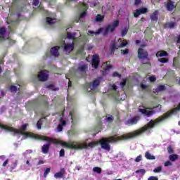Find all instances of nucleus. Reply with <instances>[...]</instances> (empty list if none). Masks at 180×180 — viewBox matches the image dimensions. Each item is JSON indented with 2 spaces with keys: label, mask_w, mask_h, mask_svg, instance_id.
Segmentation results:
<instances>
[{
  "label": "nucleus",
  "mask_w": 180,
  "mask_h": 180,
  "mask_svg": "<svg viewBox=\"0 0 180 180\" xmlns=\"http://www.w3.org/2000/svg\"><path fill=\"white\" fill-rule=\"evenodd\" d=\"M127 32H129V28L127 27L123 28L121 31L122 36H126V34H127Z\"/></svg>",
  "instance_id": "29"
},
{
  "label": "nucleus",
  "mask_w": 180,
  "mask_h": 180,
  "mask_svg": "<svg viewBox=\"0 0 180 180\" xmlns=\"http://www.w3.org/2000/svg\"><path fill=\"white\" fill-rule=\"evenodd\" d=\"M77 112L75 110H72L69 112V118H64V113L60 115V123L57 128V131H63V127L67 126V124H75V122H77Z\"/></svg>",
  "instance_id": "3"
},
{
  "label": "nucleus",
  "mask_w": 180,
  "mask_h": 180,
  "mask_svg": "<svg viewBox=\"0 0 180 180\" xmlns=\"http://www.w3.org/2000/svg\"><path fill=\"white\" fill-rule=\"evenodd\" d=\"M60 157H64V149L60 151Z\"/></svg>",
  "instance_id": "50"
},
{
  "label": "nucleus",
  "mask_w": 180,
  "mask_h": 180,
  "mask_svg": "<svg viewBox=\"0 0 180 180\" xmlns=\"http://www.w3.org/2000/svg\"><path fill=\"white\" fill-rule=\"evenodd\" d=\"M146 12H147V8H146L136 9L134 12V18H138V16H140V15H141V13H146Z\"/></svg>",
  "instance_id": "17"
},
{
  "label": "nucleus",
  "mask_w": 180,
  "mask_h": 180,
  "mask_svg": "<svg viewBox=\"0 0 180 180\" xmlns=\"http://www.w3.org/2000/svg\"><path fill=\"white\" fill-rule=\"evenodd\" d=\"M155 79H157L155 78V76H150V77H149V80L150 81V82H154V81H155Z\"/></svg>",
  "instance_id": "44"
},
{
  "label": "nucleus",
  "mask_w": 180,
  "mask_h": 180,
  "mask_svg": "<svg viewBox=\"0 0 180 180\" xmlns=\"http://www.w3.org/2000/svg\"><path fill=\"white\" fill-rule=\"evenodd\" d=\"M32 5L34 8H37L39 6V0H33Z\"/></svg>",
  "instance_id": "36"
},
{
  "label": "nucleus",
  "mask_w": 180,
  "mask_h": 180,
  "mask_svg": "<svg viewBox=\"0 0 180 180\" xmlns=\"http://www.w3.org/2000/svg\"><path fill=\"white\" fill-rule=\"evenodd\" d=\"M67 37L68 39H70V40H72V42L71 44L70 43H63L64 46V51L66 53V54H70L72 50H74V44L75 42L77 41V39L79 40L82 43H85L88 41V37L86 35L84 34H81L79 31L77 32H67Z\"/></svg>",
  "instance_id": "2"
},
{
  "label": "nucleus",
  "mask_w": 180,
  "mask_h": 180,
  "mask_svg": "<svg viewBox=\"0 0 180 180\" xmlns=\"http://www.w3.org/2000/svg\"><path fill=\"white\" fill-rule=\"evenodd\" d=\"M162 169V168L161 167H158L154 169L153 172H161V170Z\"/></svg>",
  "instance_id": "38"
},
{
  "label": "nucleus",
  "mask_w": 180,
  "mask_h": 180,
  "mask_svg": "<svg viewBox=\"0 0 180 180\" xmlns=\"http://www.w3.org/2000/svg\"><path fill=\"white\" fill-rule=\"evenodd\" d=\"M141 0H135V5H140Z\"/></svg>",
  "instance_id": "51"
},
{
  "label": "nucleus",
  "mask_w": 180,
  "mask_h": 180,
  "mask_svg": "<svg viewBox=\"0 0 180 180\" xmlns=\"http://www.w3.org/2000/svg\"><path fill=\"white\" fill-rule=\"evenodd\" d=\"M19 84L16 85V86H11L10 87V90L11 91V92H16V91H18V89H19Z\"/></svg>",
  "instance_id": "30"
},
{
  "label": "nucleus",
  "mask_w": 180,
  "mask_h": 180,
  "mask_svg": "<svg viewBox=\"0 0 180 180\" xmlns=\"http://www.w3.org/2000/svg\"><path fill=\"white\" fill-rule=\"evenodd\" d=\"M27 126H29V124H25L20 129H16L7 125H4L0 122V129H4V130H6V131H10L11 133H13V134L18 136H23V139H34L35 140H42V141L49 142L48 144L42 146L41 150L44 154H47V153H49V149L50 148L51 144L65 146V147H68V148H73L74 150H82V148H88V147H91L92 148L96 146H98V144H100L103 150L110 151V145H109V143H116V136H110L108 138H102L100 139V141H94L89 144L78 142L67 143L58 139L27 132L26 131Z\"/></svg>",
  "instance_id": "1"
},
{
  "label": "nucleus",
  "mask_w": 180,
  "mask_h": 180,
  "mask_svg": "<svg viewBox=\"0 0 180 180\" xmlns=\"http://www.w3.org/2000/svg\"><path fill=\"white\" fill-rule=\"evenodd\" d=\"M117 26H119V20H115L111 25H108L104 28H100L97 32L89 31L88 35L94 36V34L96 35L102 33L104 36H106L108 33H112V32H115V29H116Z\"/></svg>",
  "instance_id": "4"
},
{
  "label": "nucleus",
  "mask_w": 180,
  "mask_h": 180,
  "mask_svg": "<svg viewBox=\"0 0 180 180\" xmlns=\"http://www.w3.org/2000/svg\"><path fill=\"white\" fill-rule=\"evenodd\" d=\"M9 163V159H7L4 163H3V167H6L8 164Z\"/></svg>",
  "instance_id": "48"
},
{
  "label": "nucleus",
  "mask_w": 180,
  "mask_h": 180,
  "mask_svg": "<svg viewBox=\"0 0 180 180\" xmlns=\"http://www.w3.org/2000/svg\"><path fill=\"white\" fill-rule=\"evenodd\" d=\"M22 169H24V170H25V171H28L29 167H24V168H22Z\"/></svg>",
  "instance_id": "60"
},
{
  "label": "nucleus",
  "mask_w": 180,
  "mask_h": 180,
  "mask_svg": "<svg viewBox=\"0 0 180 180\" xmlns=\"http://www.w3.org/2000/svg\"><path fill=\"white\" fill-rule=\"evenodd\" d=\"M102 68H103L105 71H108V70H110V68H112V65H110V62L104 63L102 65Z\"/></svg>",
  "instance_id": "22"
},
{
  "label": "nucleus",
  "mask_w": 180,
  "mask_h": 180,
  "mask_svg": "<svg viewBox=\"0 0 180 180\" xmlns=\"http://www.w3.org/2000/svg\"><path fill=\"white\" fill-rule=\"evenodd\" d=\"M6 39H9V34L6 32V30L5 27H0V41L2 40H6Z\"/></svg>",
  "instance_id": "12"
},
{
  "label": "nucleus",
  "mask_w": 180,
  "mask_h": 180,
  "mask_svg": "<svg viewBox=\"0 0 180 180\" xmlns=\"http://www.w3.org/2000/svg\"><path fill=\"white\" fill-rule=\"evenodd\" d=\"M44 161L39 160V162H38V165H41V164H44Z\"/></svg>",
  "instance_id": "56"
},
{
  "label": "nucleus",
  "mask_w": 180,
  "mask_h": 180,
  "mask_svg": "<svg viewBox=\"0 0 180 180\" xmlns=\"http://www.w3.org/2000/svg\"><path fill=\"white\" fill-rule=\"evenodd\" d=\"M50 168H46V169L45 170L44 173V178H47V175H49V174L50 173Z\"/></svg>",
  "instance_id": "35"
},
{
  "label": "nucleus",
  "mask_w": 180,
  "mask_h": 180,
  "mask_svg": "<svg viewBox=\"0 0 180 180\" xmlns=\"http://www.w3.org/2000/svg\"><path fill=\"white\" fill-rule=\"evenodd\" d=\"M58 50H60V46H54L51 48V56H53L54 57H58V56H60V52H58Z\"/></svg>",
  "instance_id": "18"
},
{
  "label": "nucleus",
  "mask_w": 180,
  "mask_h": 180,
  "mask_svg": "<svg viewBox=\"0 0 180 180\" xmlns=\"http://www.w3.org/2000/svg\"><path fill=\"white\" fill-rule=\"evenodd\" d=\"M65 172V170L64 169H60V172H57L54 174V177L57 179L58 178H63L64 176V174Z\"/></svg>",
  "instance_id": "21"
},
{
  "label": "nucleus",
  "mask_w": 180,
  "mask_h": 180,
  "mask_svg": "<svg viewBox=\"0 0 180 180\" xmlns=\"http://www.w3.org/2000/svg\"><path fill=\"white\" fill-rule=\"evenodd\" d=\"M121 53L124 55L129 54V49L122 50Z\"/></svg>",
  "instance_id": "45"
},
{
  "label": "nucleus",
  "mask_w": 180,
  "mask_h": 180,
  "mask_svg": "<svg viewBox=\"0 0 180 180\" xmlns=\"http://www.w3.org/2000/svg\"><path fill=\"white\" fill-rule=\"evenodd\" d=\"M139 120H140V117H134L133 118H131L130 120H128L125 122V124H127V126H133V124H136Z\"/></svg>",
  "instance_id": "15"
},
{
  "label": "nucleus",
  "mask_w": 180,
  "mask_h": 180,
  "mask_svg": "<svg viewBox=\"0 0 180 180\" xmlns=\"http://www.w3.org/2000/svg\"><path fill=\"white\" fill-rule=\"evenodd\" d=\"M141 88H142V89H147V85H146V84H141Z\"/></svg>",
  "instance_id": "54"
},
{
  "label": "nucleus",
  "mask_w": 180,
  "mask_h": 180,
  "mask_svg": "<svg viewBox=\"0 0 180 180\" xmlns=\"http://www.w3.org/2000/svg\"><path fill=\"white\" fill-rule=\"evenodd\" d=\"M102 11H105V7L104 6L102 8Z\"/></svg>",
  "instance_id": "64"
},
{
  "label": "nucleus",
  "mask_w": 180,
  "mask_h": 180,
  "mask_svg": "<svg viewBox=\"0 0 180 180\" xmlns=\"http://www.w3.org/2000/svg\"><path fill=\"white\" fill-rule=\"evenodd\" d=\"M93 171L96 174H101V172H102V169L101 167H96L93 168Z\"/></svg>",
  "instance_id": "31"
},
{
  "label": "nucleus",
  "mask_w": 180,
  "mask_h": 180,
  "mask_svg": "<svg viewBox=\"0 0 180 180\" xmlns=\"http://www.w3.org/2000/svg\"><path fill=\"white\" fill-rule=\"evenodd\" d=\"M167 150L169 154H172V153H174V150H172V147L171 146L167 147Z\"/></svg>",
  "instance_id": "42"
},
{
  "label": "nucleus",
  "mask_w": 180,
  "mask_h": 180,
  "mask_svg": "<svg viewBox=\"0 0 180 180\" xmlns=\"http://www.w3.org/2000/svg\"><path fill=\"white\" fill-rule=\"evenodd\" d=\"M43 123V119H40L37 123V127L40 130L41 129V124Z\"/></svg>",
  "instance_id": "33"
},
{
  "label": "nucleus",
  "mask_w": 180,
  "mask_h": 180,
  "mask_svg": "<svg viewBox=\"0 0 180 180\" xmlns=\"http://www.w3.org/2000/svg\"><path fill=\"white\" fill-rule=\"evenodd\" d=\"M172 165V162L171 161H167L165 162V167H171Z\"/></svg>",
  "instance_id": "39"
},
{
  "label": "nucleus",
  "mask_w": 180,
  "mask_h": 180,
  "mask_svg": "<svg viewBox=\"0 0 180 180\" xmlns=\"http://www.w3.org/2000/svg\"><path fill=\"white\" fill-rule=\"evenodd\" d=\"M135 173L139 174V175L140 176H143L144 175V174H146V169H141L136 170Z\"/></svg>",
  "instance_id": "28"
},
{
  "label": "nucleus",
  "mask_w": 180,
  "mask_h": 180,
  "mask_svg": "<svg viewBox=\"0 0 180 180\" xmlns=\"http://www.w3.org/2000/svg\"><path fill=\"white\" fill-rule=\"evenodd\" d=\"M177 45L180 46V35L177 38Z\"/></svg>",
  "instance_id": "55"
},
{
  "label": "nucleus",
  "mask_w": 180,
  "mask_h": 180,
  "mask_svg": "<svg viewBox=\"0 0 180 180\" xmlns=\"http://www.w3.org/2000/svg\"><path fill=\"white\" fill-rule=\"evenodd\" d=\"M136 44H139V43H140V41L136 40Z\"/></svg>",
  "instance_id": "63"
},
{
  "label": "nucleus",
  "mask_w": 180,
  "mask_h": 180,
  "mask_svg": "<svg viewBox=\"0 0 180 180\" xmlns=\"http://www.w3.org/2000/svg\"><path fill=\"white\" fill-rule=\"evenodd\" d=\"M101 84V81L99 79H95L92 83H90L89 88H87L88 92H91V91H94V89H96V86H98Z\"/></svg>",
  "instance_id": "14"
},
{
  "label": "nucleus",
  "mask_w": 180,
  "mask_h": 180,
  "mask_svg": "<svg viewBox=\"0 0 180 180\" xmlns=\"http://www.w3.org/2000/svg\"><path fill=\"white\" fill-rule=\"evenodd\" d=\"M105 19V15H102L101 14H98L96 16L95 20L96 22H103V20Z\"/></svg>",
  "instance_id": "24"
},
{
  "label": "nucleus",
  "mask_w": 180,
  "mask_h": 180,
  "mask_svg": "<svg viewBox=\"0 0 180 180\" xmlns=\"http://www.w3.org/2000/svg\"><path fill=\"white\" fill-rule=\"evenodd\" d=\"M112 77H117L118 78H120V74H119L117 72H115Z\"/></svg>",
  "instance_id": "46"
},
{
  "label": "nucleus",
  "mask_w": 180,
  "mask_h": 180,
  "mask_svg": "<svg viewBox=\"0 0 180 180\" xmlns=\"http://www.w3.org/2000/svg\"><path fill=\"white\" fill-rule=\"evenodd\" d=\"M72 1H77V0H67L66 4L68 5V2H72Z\"/></svg>",
  "instance_id": "59"
},
{
  "label": "nucleus",
  "mask_w": 180,
  "mask_h": 180,
  "mask_svg": "<svg viewBox=\"0 0 180 180\" xmlns=\"http://www.w3.org/2000/svg\"><path fill=\"white\" fill-rule=\"evenodd\" d=\"M167 56H168V53L165 51H160L156 53L157 57H167Z\"/></svg>",
  "instance_id": "25"
},
{
  "label": "nucleus",
  "mask_w": 180,
  "mask_h": 180,
  "mask_svg": "<svg viewBox=\"0 0 180 180\" xmlns=\"http://www.w3.org/2000/svg\"><path fill=\"white\" fill-rule=\"evenodd\" d=\"M126 46H127V40L120 38L111 43V50L113 51L117 50L120 47H126Z\"/></svg>",
  "instance_id": "6"
},
{
  "label": "nucleus",
  "mask_w": 180,
  "mask_h": 180,
  "mask_svg": "<svg viewBox=\"0 0 180 180\" xmlns=\"http://www.w3.org/2000/svg\"><path fill=\"white\" fill-rule=\"evenodd\" d=\"M10 160L11 161V164L10 165V171L11 172H12L13 169H15V168L18 167V162H19V160H18V158H16L15 156H13Z\"/></svg>",
  "instance_id": "13"
},
{
  "label": "nucleus",
  "mask_w": 180,
  "mask_h": 180,
  "mask_svg": "<svg viewBox=\"0 0 180 180\" xmlns=\"http://www.w3.org/2000/svg\"><path fill=\"white\" fill-rule=\"evenodd\" d=\"M87 70L88 65H86V64L80 63L75 72V75L77 77V78H81V77H84V75H85V72H86Z\"/></svg>",
  "instance_id": "7"
},
{
  "label": "nucleus",
  "mask_w": 180,
  "mask_h": 180,
  "mask_svg": "<svg viewBox=\"0 0 180 180\" xmlns=\"http://www.w3.org/2000/svg\"><path fill=\"white\" fill-rule=\"evenodd\" d=\"M175 8V3L172 1H168L167 4V11H172Z\"/></svg>",
  "instance_id": "20"
},
{
  "label": "nucleus",
  "mask_w": 180,
  "mask_h": 180,
  "mask_svg": "<svg viewBox=\"0 0 180 180\" xmlns=\"http://www.w3.org/2000/svg\"><path fill=\"white\" fill-rule=\"evenodd\" d=\"M143 160V155H139L136 159L135 162H140V161H142Z\"/></svg>",
  "instance_id": "34"
},
{
  "label": "nucleus",
  "mask_w": 180,
  "mask_h": 180,
  "mask_svg": "<svg viewBox=\"0 0 180 180\" xmlns=\"http://www.w3.org/2000/svg\"><path fill=\"white\" fill-rule=\"evenodd\" d=\"M96 5H98V1H93V2L90 4V6H91V8H94V6H96Z\"/></svg>",
  "instance_id": "43"
},
{
  "label": "nucleus",
  "mask_w": 180,
  "mask_h": 180,
  "mask_svg": "<svg viewBox=\"0 0 180 180\" xmlns=\"http://www.w3.org/2000/svg\"><path fill=\"white\" fill-rule=\"evenodd\" d=\"M107 122H113V116L112 115H109L108 117H107Z\"/></svg>",
  "instance_id": "40"
},
{
  "label": "nucleus",
  "mask_w": 180,
  "mask_h": 180,
  "mask_svg": "<svg viewBox=\"0 0 180 180\" xmlns=\"http://www.w3.org/2000/svg\"><path fill=\"white\" fill-rule=\"evenodd\" d=\"M68 86H69V87L71 86V82H69V83H68Z\"/></svg>",
  "instance_id": "62"
},
{
  "label": "nucleus",
  "mask_w": 180,
  "mask_h": 180,
  "mask_svg": "<svg viewBox=\"0 0 180 180\" xmlns=\"http://www.w3.org/2000/svg\"><path fill=\"white\" fill-rule=\"evenodd\" d=\"M150 19L153 20L154 22H157L158 20V11H155L151 15H150Z\"/></svg>",
  "instance_id": "19"
},
{
  "label": "nucleus",
  "mask_w": 180,
  "mask_h": 180,
  "mask_svg": "<svg viewBox=\"0 0 180 180\" xmlns=\"http://www.w3.org/2000/svg\"><path fill=\"white\" fill-rule=\"evenodd\" d=\"M26 164L28 165V167H30V162L29 160L26 161Z\"/></svg>",
  "instance_id": "58"
},
{
  "label": "nucleus",
  "mask_w": 180,
  "mask_h": 180,
  "mask_svg": "<svg viewBox=\"0 0 180 180\" xmlns=\"http://www.w3.org/2000/svg\"><path fill=\"white\" fill-rule=\"evenodd\" d=\"M32 153H33V151H32V150H26L25 154H32Z\"/></svg>",
  "instance_id": "53"
},
{
  "label": "nucleus",
  "mask_w": 180,
  "mask_h": 180,
  "mask_svg": "<svg viewBox=\"0 0 180 180\" xmlns=\"http://www.w3.org/2000/svg\"><path fill=\"white\" fill-rule=\"evenodd\" d=\"M145 158H146V160H155V156H154V155H151L150 152L147 151L145 153Z\"/></svg>",
  "instance_id": "23"
},
{
  "label": "nucleus",
  "mask_w": 180,
  "mask_h": 180,
  "mask_svg": "<svg viewBox=\"0 0 180 180\" xmlns=\"http://www.w3.org/2000/svg\"><path fill=\"white\" fill-rule=\"evenodd\" d=\"M175 27V22H167L166 24V27H169L170 29H172V27Z\"/></svg>",
  "instance_id": "32"
},
{
  "label": "nucleus",
  "mask_w": 180,
  "mask_h": 180,
  "mask_svg": "<svg viewBox=\"0 0 180 180\" xmlns=\"http://www.w3.org/2000/svg\"><path fill=\"white\" fill-rule=\"evenodd\" d=\"M139 112L142 113V115H145V116H153L154 113L156 112H160L161 110V105H158L157 107L152 108H147L144 105L139 106Z\"/></svg>",
  "instance_id": "5"
},
{
  "label": "nucleus",
  "mask_w": 180,
  "mask_h": 180,
  "mask_svg": "<svg viewBox=\"0 0 180 180\" xmlns=\"http://www.w3.org/2000/svg\"><path fill=\"white\" fill-rule=\"evenodd\" d=\"M159 61H160V63H167L168 62V58H159Z\"/></svg>",
  "instance_id": "37"
},
{
  "label": "nucleus",
  "mask_w": 180,
  "mask_h": 180,
  "mask_svg": "<svg viewBox=\"0 0 180 180\" xmlns=\"http://www.w3.org/2000/svg\"><path fill=\"white\" fill-rule=\"evenodd\" d=\"M17 16H18V19H20V14L18 13V14L17 15Z\"/></svg>",
  "instance_id": "61"
},
{
  "label": "nucleus",
  "mask_w": 180,
  "mask_h": 180,
  "mask_svg": "<svg viewBox=\"0 0 180 180\" xmlns=\"http://www.w3.org/2000/svg\"><path fill=\"white\" fill-rule=\"evenodd\" d=\"M148 180H158L157 176H150Z\"/></svg>",
  "instance_id": "47"
},
{
  "label": "nucleus",
  "mask_w": 180,
  "mask_h": 180,
  "mask_svg": "<svg viewBox=\"0 0 180 180\" xmlns=\"http://www.w3.org/2000/svg\"><path fill=\"white\" fill-rule=\"evenodd\" d=\"M162 91H165V86L160 85L156 89L153 90V92H162Z\"/></svg>",
  "instance_id": "26"
},
{
  "label": "nucleus",
  "mask_w": 180,
  "mask_h": 180,
  "mask_svg": "<svg viewBox=\"0 0 180 180\" xmlns=\"http://www.w3.org/2000/svg\"><path fill=\"white\" fill-rule=\"evenodd\" d=\"M99 65V56L98 55H94L92 58V66L96 70Z\"/></svg>",
  "instance_id": "16"
},
{
  "label": "nucleus",
  "mask_w": 180,
  "mask_h": 180,
  "mask_svg": "<svg viewBox=\"0 0 180 180\" xmlns=\"http://www.w3.org/2000/svg\"><path fill=\"white\" fill-rule=\"evenodd\" d=\"M169 160H170V161H176V160H178V155H170Z\"/></svg>",
  "instance_id": "27"
},
{
  "label": "nucleus",
  "mask_w": 180,
  "mask_h": 180,
  "mask_svg": "<svg viewBox=\"0 0 180 180\" xmlns=\"http://www.w3.org/2000/svg\"><path fill=\"white\" fill-rule=\"evenodd\" d=\"M45 13H46V25H54L57 22L56 13H50L48 11H45Z\"/></svg>",
  "instance_id": "8"
},
{
  "label": "nucleus",
  "mask_w": 180,
  "mask_h": 180,
  "mask_svg": "<svg viewBox=\"0 0 180 180\" xmlns=\"http://www.w3.org/2000/svg\"><path fill=\"white\" fill-rule=\"evenodd\" d=\"M112 89H113V91H115V92H116V91L117 89V86L114 84V85L112 86Z\"/></svg>",
  "instance_id": "52"
},
{
  "label": "nucleus",
  "mask_w": 180,
  "mask_h": 180,
  "mask_svg": "<svg viewBox=\"0 0 180 180\" xmlns=\"http://www.w3.org/2000/svg\"><path fill=\"white\" fill-rule=\"evenodd\" d=\"M79 9H83V12L80 14L79 18L77 22H81L85 16H86V9H88V5L84 3H81L79 6Z\"/></svg>",
  "instance_id": "10"
},
{
  "label": "nucleus",
  "mask_w": 180,
  "mask_h": 180,
  "mask_svg": "<svg viewBox=\"0 0 180 180\" xmlns=\"http://www.w3.org/2000/svg\"><path fill=\"white\" fill-rule=\"evenodd\" d=\"M139 58L141 60L143 64H147L148 59H147V56L148 54L147 51H143V49L140 48L138 51Z\"/></svg>",
  "instance_id": "9"
},
{
  "label": "nucleus",
  "mask_w": 180,
  "mask_h": 180,
  "mask_svg": "<svg viewBox=\"0 0 180 180\" xmlns=\"http://www.w3.org/2000/svg\"><path fill=\"white\" fill-rule=\"evenodd\" d=\"M38 78L39 81H47L49 79V72L47 70H41L39 74H38Z\"/></svg>",
  "instance_id": "11"
},
{
  "label": "nucleus",
  "mask_w": 180,
  "mask_h": 180,
  "mask_svg": "<svg viewBox=\"0 0 180 180\" xmlns=\"http://www.w3.org/2000/svg\"><path fill=\"white\" fill-rule=\"evenodd\" d=\"M82 50H84V46H82V47L78 51L79 54H81V53H82Z\"/></svg>",
  "instance_id": "57"
},
{
  "label": "nucleus",
  "mask_w": 180,
  "mask_h": 180,
  "mask_svg": "<svg viewBox=\"0 0 180 180\" xmlns=\"http://www.w3.org/2000/svg\"><path fill=\"white\" fill-rule=\"evenodd\" d=\"M18 22H19V20H8L7 21V23L9 25L11 23H18Z\"/></svg>",
  "instance_id": "41"
},
{
  "label": "nucleus",
  "mask_w": 180,
  "mask_h": 180,
  "mask_svg": "<svg viewBox=\"0 0 180 180\" xmlns=\"http://www.w3.org/2000/svg\"><path fill=\"white\" fill-rule=\"evenodd\" d=\"M121 87L123 88L124 86V85H126V80H123L121 83H120Z\"/></svg>",
  "instance_id": "49"
}]
</instances>
